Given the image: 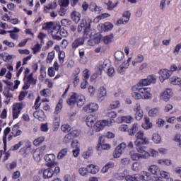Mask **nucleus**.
<instances>
[{"mask_svg": "<svg viewBox=\"0 0 181 181\" xmlns=\"http://www.w3.org/2000/svg\"><path fill=\"white\" fill-rule=\"evenodd\" d=\"M67 104L71 107L74 104H77L78 107H83L86 104V98L83 95L72 93L67 100Z\"/></svg>", "mask_w": 181, "mask_h": 181, "instance_id": "f03ea898", "label": "nucleus"}, {"mask_svg": "<svg viewBox=\"0 0 181 181\" xmlns=\"http://www.w3.org/2000/svg\"><path fill=\"white\" fill-rule=\"evenodd\" d=\"M121 118L122 122H125L126 124H131L134 121V117L131 115L122 116Z\"/></svg>", "mask_w": 181, "mask_h": 181, "instance_id": "de8ad7c7", "label": "nucleus"}, {"mask_svg": "<svg viewBox=\"0 0 181 181\" xmlns=\"http://www.w3.org/2000/svg\"><path fill=\"white\" fill-rule=\"evenodd\" d=\"M160 136L158 133H154L152 136V141L154 144H160Z\"/></svg>", "mask_w": 181, "mask_h": 181, "instance_id": "864d4df0", "label": "nucleus"}, {"mask_svg": "<svg viewBox=\"0 0 181 181\" xmlns=\"http://www.w3.org/2000/svg\"><path fill=\"white\" fill-rule=\"evenodd\" d=\"M71 141H73V136L70 133L66 134L63 139L64 144H70Z\"/></svg>", "mask_w": 181, "mask_h": 181, "instance_id": "5fc2aeb1", "label": "nucleus"}, {"mask_svg": "<svg viewBox=\"0 0 181 181\" xmlns=\"http://www.w3.org/2000/svg\"><path fill=\"white\" fill-rule=\"evenodd\" d=\"M121 107V102L119 100H115L112 101L110 105H109V110H117V108H119Z\"/></svg>", "mask_w": 181, "mask_h": 181, "instance_id": "4c0bfd02", "label": "nucleus"}, {"mask_svg": "<svg viewBox=\"0 0 181 181\" xmlns=\"http://www.w3.org/2000/svg\"><path fill=\"white\" fill-rule=\"evenodd\" d=\"M71 17L75 23H78L81 19V14L76 11H74L71 14Z\"/></svg>", "mask_w": 181, "mask_h": 181, "instance_id": "c85d7f7f", "label": "nucleus"}, {"mask_svg": "<svg viewBox=\"0 0 181 181\" xmlns=\"http://www.w3.org/2000/svg\"><path fill=\"white\" fill-rule=\"evenodd\" d=\"M144 57L142 54H138L135 57L134 60L132 61V66H136L138 63H142V62H144Z\"/></svg>", "mask_w": 181, "mask_h": 181, "instance_id": "a19ab883", "label": "nucleus"}, {"mask_svg": "<svg viewBox=\"0 0 181 181\" xmlns=\"http://www.w3.org/2000/svg\"><path fill=\"white\" fill-rule=\"evenodd\" d=\"M57 25V24H54L53 23V22H48L44 23V25H42V29H44L45 30H50L52 32V30H53V29L54 28V26Z\"/></svg>", "mask_w": 181, "mask_h": 181, "instance_id": "c9c22d12", "label": "nucleus"}, {"mask_svg": "<svg viewBox=\"0 0 181 181\" xmlns=\"http://www.w3.org/2000/svg\"><path fill=\"white\" fill-rule=\"evenodd\" d=\"M45 160L47 163V166L54 168L56 166V156L54 154H47L45 156Z\"/></svg>", "mask_w": 181, "mask_h": 181, "instance_id": "4468645a", "label": "nucleus"}, {"mask_svg": "<svg viewBox=\"0 0 181 181\" xmlns=\"http://www.w3.org/2000/svg\"><path fill=\"white\" fill-rule=\"evenodd\" d=\"M114 28V24L110 22H106L105 23H100L98 25V30L99 32H110V30Z\"/></svg>", "mask_w": 181, "mask_h": 181, "instance_id": "9d476101", "label": "nucleus"}, {"mask_svg": "<svg viewBox=\"0 0 181 181\" xmlns=\"http://www.w3.org/2000/svg\"><path fill=\"white\" fill-rule=\"evenodd\" d=\"M26 79H27L26 83L24 86H23V90H28V88L30 87V84L35 85L37 81V80L33 78V73L30 74L28 76L25 75L24 80H26Z\"/></svg>", "mask_w": 181, "mask_h": 181, "instance_id": "1a4fd4ad", "label": "nucleus"}, {"mask_svg": "<svg viewBox=\"0 0 181 181\" xmlns=\"http://www.w3.org/2000/svg\"><path fill=\"white\" fill-rule=\"evenodd\" d=\"M108 67H110V61L108 59L100 61L95 69L96 74H94L92 77L97 78L98 76H101L103 74V71L105 70V71Z\"/></svg>", "mask_w": 181, "mask_h": 181, "instance_id": "7ed1b4c3", "label": "nucleus"}, {"mask_svg": "<svg viewBox=\"0 0 181 181\" xmlns=\"http://www.w3.org/2000/svg\"><path fill=\"white\" fill-rule=\"evenodd\" d=\"M139 128V124L137 123H134L132 124V127L127 130V132L130 136H133V135H135V133L136 131H138V129Z\"/></svg>", "mask_w": 181, "mask_h": 181, "instance_id": "7c9ffc66", "label": "nucleus"}, {"mask_svg": "<svg viewBox=\"0 0 181 181\" xmlns=\"http://www.w3.org/2000/svg\"><path fill=\"white\" fill-rule=\"evenodd\" d=\"M97 122V117L93 115H89L86 118V124L89 128H94Z\"/></svg>", "mask_w": 181, "mask_h": 181, "instance_id": "aec40b11", "label": "nucleus"}, {"mask_svg": "<svg viewBox=\"0 0 181 181\" xmlns=\"http://www.w3.org/2000/svg\"><path fill=\"white\" fill-rule=\"evenodd\" d=\"M156 83V76H148L146 78L141 79L139 82L132 86V96L135 100H151L152 99V89L151 88H146V86L150 84H155Z\"/></svg>", "mask_w": 181, "mask_h": 181, "instance_id": "f257e3e1", "label": "nucleus"}, {"mask_svg": "<svg viewBox=\"0 0 181 181\" xmlns=\"http://www.w3.org/2000/svg\"><path fill=\"white\" fill-rule=\"evenodd\" d=\"M11 134L13 135L14 138H16V136L22 135V130L19 129V124H15L12 127Z\"/></svg>", "mask_w": 181, "mask_h": 181, "instance_id": "bb28decb", "label": "nucleus"}, {"mask_svg": "<svg viewBox=\"0 0 181 181\" xmlns=\"http://www.w3.org/2000/svg\"><path fill=\"white\" fill-rule=\"evenodd\" d=\"M134 145L136 146V151L140 153V155H145L146 159H148L149 156H151L149 152L146 151V146H144V144L141 143V141L136 140L134 141Z\"/></svg>", "mask_w": 181, "mask_h": 181, "instance_id": "39448f33", "label": "nucleus"}, {"mask_svg": "<svg viewBox=\"0 0 181 181\" xmlns=\"http://www.w3.org/2000/svg\"><path fill=\"white\" fill-rule=\"evenodd\" d=\"M165 124H166V122H165L163 119L160 118L156 120V125L158 127V128H163Z\"/></svg>", "mask_w": 181, "mask_h": 181, "instance_id": "0e129e2a", "label": "nucleus"}, {"mask_svg": "<svg viewBox=\"0 0 181 181\" xmlns=\"http://www.w3.org/2000/svg\"><path fill=\"white\" fill-rule=\"evenodd\" d=\"M129 18H131V13L129 11H124L123 13V19H124L125 23L129 22Z\"/></svg>", "mask_w": 181, "mask_h": 181, "instance_id": "bf43d9fd", "label": "nucleus"}, {"mask_svg": "<svg viewBox=\"0 0 181 181\" xmlns=\"http://www.w3.org/2000/svg\"><path fill=\"white\" fill-rule=\"evenodd\" d=\"M102 2L106 5L107 9H108V11H112V9H114V8L118 5V3H116L115 4H112L111 0H102Z\"/></svg>", "mask_w": 181, "mask_h": 181, "instance_id": "2f4dec72", "label": "nucleus"}, {"mask_svg": "<svg viewBox=\"0 0 181 181\" xmlns=\"http://www.w3.org/2000/svg\"><path fill=\"white\" fill-rule=\"evenodd\" d=\"M101 42V35H92L88 41V45L89 46H95V45H98Z\"/></svg>", "mask_w": 181, "mask_h": 181, "instance_id": "412c9836", "label": "nucleus"}, {"mask_svg": "<svg viewBox=\"0 0 181 181\" xmlns=\"http://www.w3.org/2000/svg\"><path fill=\"white\" fill-rule=\"evenodd\" d=\"M110 151L111 149V145L107 142L105 136H100L99 137V144L98 145V150L101 151Z\"/></svg>", "mask_w": 181, "mask_h": 181, "instance_id": "0eeeda50", "label": "nucleus"}, {"mask_svg": "<svg viewBox=\"0 0 181 181\" xmlns=\"http://www.w3.org/2000/svg\"><path fill=\"white\" fill-rule=\"evenodd\" d=\"M67 155V148L62 149L57 156L58 159H63Z\"/></svg>", "mask_w": 181, "mask_h": 181, "instance_id": "052dcab7", "label": "nucleus"}, {"mask_svg": "<svg viewBox=\"0 0 181 181\" xmlns=\"http://www.w3.org/2000/svg\"><path fill=\"white\" fill-rule=\"evenodd\" d=\"M89 9L90 12H94V13H100L101 12V7L97 6L95 3L90 4Z\"/></svg>", "mask_w": 181, "mask_h": 181, "instance_id": "72a5a7b5", "label": "nucleus"}, {"mask_svg": "<svg viewBox=\"0 0 181 181\" xmlns=\"http://www.w3.org/2000/svg\"><path fill=\"white\" fill-rule=\"evenodd\" d=\"M57 7V4L54 2L53 4H49L44 6V13H47V9H56Z\"/></svg>", "mask_w": 181, "mask_h": 181, "instance_id": "49530a36", "label": "nucleus"}, {"mask_svg": "<svg viewBox=\"0 0 181 181\" xmlns=\"http://www.w3.org/2000/svg\"><path fill=\"white\" fill-rule=\"evenodd\" d=\"M81 23H83V25L85 26V30L88 32V30H90V28H91V23H93V20L88 18L86 19L82 20Z\"/></svg>", "mask_w": 181, "mask_h": 181, "instance_id": "473e14b6", "label": "nucleus"}, {"mask_svg": "<svg viewBox=\"0 0 181 181\" xmlns=\"http://www.w3.org/2000/svg\"><path fill=\"white\" fill-rule=\"evenodd\" d=\"M25 105H26L25 102L15 103L13 105V119H16V118L19 117L21 111H22V110H23V108H25Z\"/></svg>", "mask_w": 181, "mask_h": 181, "instance_id": "20e7f679", "label": "nucleus"}, {"mask_svg": "<svg viewBox=\"0 0 181 181\" xmlns=\"http://www.w3.org/2000/svg\"><path fill=\"white\" fill-rule=\"evenodd\" d=\"M52 168L44 170V171H43L44 179H50V177H53L54 171H53V169H52Z\"/></svg>", "mask_w": 181, "mask_h": 181, "instance_id": "a878e982", "label": "nucleus"}, {"mask_svg": "<svg viewBox=\"0 0 181 181\" xmlns=\"http://www.w3.org/2000/svg\"><path fill=\"white\" fill-rule=\"evenodd\" d=\"M131 57H129L127 61H124L119 67H118V73L119 74H125V71H127V69L129 67V62H131Z\"/></svg>", "mask_w": 181, "mask_h": 181, "instance_id": "f3484780", "label": "nucleus"}, {"mask_svg": "<svg viewBox=\"0 0 181 181\" xmlns=\"http://www.w3.org/2000/svg\"><path fill=\"white\" fill-rule=\"evenodd\" d=\"M53 59H54V51H52L48 54L46 60L47 63H52V62H53Z\"/></svg>", "mask_w": 181, "mask_h": 181, "instance_id": "e2e57ef3", "label": "nucleus"}, {"mask_svg": "<svg viewBox=\"0 0 181 181\" xmlns=\"http://www.w3.org/2000/svg\"><path fill=\"white\" fill-rule=\"evenodd\" d=\"M98 100H100V101H103L107 97V88H105L104 86H100L98 90Z\"/></svg>", "mask_w": 181, "mask_h": 181, "instance_id": "5701e85b", "label": "nucleus"}, {"mask_svg": "<svg viewBox=\"0 0 181 181\" xmlns=\"http://www.w3.org/2000/svg\"><path fill=\"white\" fill-rule=\"evenodd\" d=\"M43 151H46V146H43L41 147V148H37L35 150L33 153L35 160L39 161L40 159H42V157L43 156L42 152H43Z\"/></svg>", "mask_w": 181, "mask_h": 181, "instance_id": "4be33fe9", "label": "nucleus"}, {"mask_svg": "<svg viewBox=\"0 0 181 181\" xmlns=\"http://www.w3.org/2000/svg\"><path fill=\"white\" fill-rule=\"evenodd\" d=\"M61 129L63 132H70L71 131V126L64 124L61 127Z\"/></svg>", "mask_w": 181, "mask_h": 181, "instance_id": "680f3d73", "label": "nucleus"}, {"mask_svg": "<svg viewBox=\"0 0 181 181\" xmlns=\"http://www.w3.org/2000/svg\"><path fill=\"white\" fill-rule=\"evenodd\" d=\"M78 173L81 176H87L88 175V170L84 167L80 168L78 170Z\"/></svg>", "mask_w": 181, "mask_h": 181, "instance_id": "13d9d810", "label": "nucleus"}, {"mask_svg": "<svg viewBox=\"0 0 181 181\" xmlns=\"http://www.w3.org/2000/svg\"><path fill=\"white\" fill-rule=\"evenodd\" d=\"M152 127H153V124H152V122H151V119H149V117H145L144 123L142 124V128L144 129L148 130V129H151Z\"/></svg>", "mask_w": 181, "mask_h": 181, "instance_id": "c756f323", "label": "nucleus"}, {"mask_svg": "<svg viewBox=\"0 0 181 181\" xmlns=\"http://www.w3.org/2000/svg\"><path fill=\"white\" fill-rule=\"evenodd\" d=\"M158 74H160V81L163 83L165 80H168L172 76V71H170L169 69H163L159 71Z\"/></svg>", "mask_w": 181, "mask_h": 181, "instance_id": "ddd939ff", "label": "nucleus"}, {"mask_svg": "<svg viewBox=\"0 0 181 181\" xmlns=\"http://www.w3.org/2000/svg\"><path fill=\"white\" fill-rule=\"evenodd\" d=\"M125 148H127L126 143H121L120 144H119L113 153V158H115L116 159L118 158H121V156L122 155V153H124Z\"/></svg>", "mask_w": 181, "mask_h": 181, "instance_id": "6e6552de", "label": "nucleus"}, {"mask_svg": "<svg viewBox=\"0 0 181 181\" xmlns=\"http://www.w3.org/2000/svg\"><path fill=\"white\" fill-rule=\"evenodd\" d=\"M11 132V128L6 127L4 131V136H3V142L4 144V146L6 145V137L8 136V134Z\"/></svg>", "mask_w": 181, "mask_h": 181, "instance_id": "603ef678", "label": "nucleus"}, {"mask_svg": "<svg viewBox=\"0 0 181 181\" xmlns=\"http://www.w3.org/2000/svg\"><path fill=\"white\" fill-rule=\"evenodd\" d=\"M136 141H141V144L143 145H149V139L145 136L143 131H139L136 135Z\"/></svg>", "mask_w": 181, "mask_h": 181, "instance_id": "f8f14e48", "label": "nucleus"}, {"mask_svg": "<svg viewBox=\"0 0 181 181\" xmlns=\"http://www.w3.org/2000/svg\"><path fill=\"white\" fill-rule=\"evenodd\" d=\"M174 141H175V142H178L180 146L181 147V135H180V134H176V135L174 136Z\"/></svg>", "mask_w": 181, "mask_h": 181, "instance_id": "774afa93", "label": "nucleus"}, {"mask_svg": "<svg viewBox=\"0 0 181 181\" xmlns=\"http://www.w3.org/2000/svg\"><path fill=\"white\" fill-rule=\"evenodd\" d=\"M159 175L161 176V177H164V179H167L168 181H173V179L170 177V173L164 170L160 171Z\"/></svg>", "mask_w": 181, "mask_h": 181, "instance_id": "a18cd8bd", "label": "nucleus"}, {"mask_svg": "<svg viewBox=\"0 0 181 181\" xmlns=\"http://www.w3.org/2000/svg\"><path fill=\"white\" fill-rule=\"evenodd\" d=\"M84 37H78L72 42V49H77L79 46L84 45Z\"/></svg>", "mask_w": 181, "mask_h": 181, "instance_id": "393cba45", "label": "nucleus"}, {"mask_svg": "<svg viewBox=\"0 0 181 181\" xmlns=\"http://www.w3.org/2000/svg\"><path fill=\"white\" fill-rule=\"evenodd\" d=\"M173 95V91L170 88L165 89L163 93L160 95V98L163 101H165V103H168L172 98V96Z\"/></svg>", "mask_w": 181, "mask_h": 181, "instance_id": "9b49d317", "label": "nucleus"}, {"mask_svg": "<svg viewBox=\"0 0 181 181\" xmlns=\"http://www.w3.org/2000/svg\"><path fill=\"white\" fill-rule=\"evenodd\" d=\"M129 175V170H124L122 173H118L117 174V178L119 179V180H122L125 177Z\"/></svg>", "mask_w": 181, "mask_h": 181, "instance_id": "8fccbe9b", "label": "nucleus"}, {"mask_svg": "<svg viewBox=\"0 0 181 181\" xmlns=\"http://www.w3.org/2000/svg\"><path fill=\"white\" fill-rule=\"evenodd\" d=\"M149 173L146 171H142L140 174H136L139 177V181L140 180H148V178L149 177Z\"/></svg>", "mask_w": 181, "mask_h": 181, "instance_id": "ea45409f", "label": "nucleus"}, {"mask_svg": "<svg viewBox=\"0 0 181 181\" xmlns=\"http://www.w3.org/2000/svg\"><path fill=\"white\" fill-rule=\"evenodd\" d=\"M45 141V136H40L34 140L33 144L35 146H39L41 144Z\"/></svg>", "mask_w": 181, "mask_h": 181, "instance_id": "3c124183", "label": "nucleus"}, {"mask_svg": "<svg viewBox=\"0 0 181 181\" xmlns=\"http://www.w3.org/2000/svg\"><path fill=\"white\" fill-rule=\"evenodd\" d=\"M91 155H93V149L89 148L88 151L83 153L82 156L83 159H88V158L91 156Z\"/></svg>", "mask_w": 181, "mask_h": 181, "instance_id": "4d7b16f0", "label": "nucleus"}, {"mask_svg": "<svg viewBox=\"0 0 181 181\" xmlns=\"http://www.w3.org/2000/svg\"><path fill=\"white\" fill-rule=\"evenodd\" d=\"M159 114H160V107H154L148 111L149 117H152L153 118L158 117Z\"/></svg>", "mask_w": 181, "mask_h": 181, "instance_id": "cd10ccee", "label": "nucleus"}, {"mask_svg": "<svg viewBox=\"0 0 181 181\" xmlns=\"http://www.w3.org/2000/svg\"><path fill=\"white\" fill-rule=\"evenodd\" d=\"M126 181H139V175H128L125 176Z\"/></svg>", "mask_w": 181, "mask_h": 181, "instance_id": "37998d69", "label": "nucleus"}, {"mask_svg": "<svg viewBox=\"0 0 181 181\" xmlns=\"http://www.w3.org/2000/svg\"><path fill=\"white\" fill-rule=\"evenodd\" d=\"M51 35L52 39L54 40H62V36H60V25L54 26V28L51 30Z\"/></svg>", "mask_w": 181, "mask_h": 181, "instance_id": "dca6fc26", "label": "nucleus"}, {"mask_svg": "<svg viewBox=\"0 0 181 181\" xmlns=\"http://www.w3.org/2000/svg\"><path fill=\"white\" fill-rule=\"evenodd\" d=\"M120 163L123 166H128L131 163V159L128 157L123 158L120 160Z\"/></svg>", "mask_w": 181, "mask_h": 181, "instance_id": "6e6d98bb", "label": "nucleus"}, {"mask_svg": "<svg viewBox=\"0 0 181 181\" xmlns=\"http://www.w3.org/2000/svg\"><path fill=\"white\" fill-rule=\"evenodd\" d=\"M33 116L39 121H43L45 119V112L42 110L35 111L33 113Z\"/></svg>", "mask_w": 181, "mask_h": 181, "instance_id": "e433bc0d", "label": "nucleus"}, {"mask_svg": "<svg viewBox=\"0 0 181 181\" xmlns=\"http://www.w3.org/2000/svg\"><path fill=\"white\" fill-rule=\"evenodd\" d=\"M114 39V34H110L109 35H106L103 37V41L105 45H108L109 43H112V40Z\"/></svg>", "mask_w": 181, "mask_h": 181, "instance_id": "c03bdc74", "label": "nucleus"}, {"mask_svg": "<svg viewBox=\"0 0 181 181\" xmlns=\"http://www.w3.org/2000/svg\"><path fill=\"white\" fill-rule=\"evenodd\" d=\"M124 57H125V55H124V52L122 51L115 52V58L117 62H122V60H124Z\"/></svg>", "mask_w": 181, "mask_h": 181, "instance_id": "79ce46f5", "label": "nucleus"}, {"mask_svg": "<svg viewBox=\"0 0 181 181\" xmlns=\"http://www.w3.org/2000/svg\"><path fill=\"white\" fill-rule=\"evenodd\" d=\"M142 118H144V112H135V119L137 121H141V119H142Z\"/></svg>", "mask_w": 181, "mask_h": 181, "instance_id": "69168bd1", "label": "nucleus"}, {"mask_svg": "<svg viewBox=\"0 0 181 181\" xmlns=\"http://www.w3.org/2000/svg\"><path fill=\"white\" fill-rule=\"evenodd\" d=\"M144 168V165H142L141 163L139 161L134 162L131 165V169L133 172H141Z\"/></svg>", "mask_w": 181, "mask_h": 181, "instance_id": "b1692460", "label": "nucleus"}, {"mask_svg": "<svg viewBox=\"0 0 181 181\" xmlns=\"http://www.w3.org/2000/svg\"><path fill=\"white\" fill-rule=\"evenodd\" d=\"M105 71L109 77H114V76H115V69H114V66H109Z\"/></svg>", "mask_w": 181, "mask_h": 181, "instance_id": "09e8293b", "label": "nucleus"}, {"mask_svg": "<svg viewBox=\"0 0 181 181\" xmlns=\"http://www.w3.org/2000/svg\"><path fill=\"white\" fill-rule=\"evenodd\" d=\"M88 168L89 169H90V173H92L93 175H97V173H98V172H100V167L95 165L93 164H89L88 165Z\"/></svg>", "mask_w": 181, "mask_h": 181, "instance_id": "58836bf2", "label": "nucleus"}, {"mask_svg": "<svg viewBox=\"0 0 181 181\" xmlns=\"http://www.w3.org/2000/svg\"><path fill=\"white\" fill-rule=\"evenodd\" d=\"M61 23L62 26H70L71 25V21L64 18L61 21Z\"/></svg>", "mask_w": 181, "mask_h": 181, "instance_id": "338daca9", "label": "nucleus"}, {"mask_svg": "<svg viewBox=\"0 0 181 181\" xmlns=\"http://www.w3.org/2000/svg\"><path fill=\"white\" fill-rule=\"evenodd\" d=\"M158 165H165V166L172 165V160L168 158H160L157 160Z\"/></svg>", "mask_w": 181, "mask_h": 181, "instance_id": "f704fd0d", "label": "nucleus"}, {"mask_svg": "<svg viewBox=\"0 0 181 181\" xmlns=\"http://www.w3.org/2000/svg\"><path fill=\"white\" fill-rule=\"evenodd\" d=\"M148 170L151 175L156 176L151 178L153 181H160V177H159V175L160 174V168H159V166L157 165H151L148 167Z\"/></svg>", "mask_w": 181, "mask_h": 181, "instance_id": "423d86ee", "label": "nucleus"}, {"mask_svg": "<svg viewBox=\"0 0 181 181\" xmlns=\"http://www.w3.org/2000/svg\"><path fill=\"white\" fill-rule=\"evenodd\" d=\"M83 111L85 112H95V111H98V104L97 103H90L83 107Z\"/></svg>", "mask_w": 181, "mask_h": 181, "instance_id": "6ab92c4d", "label": "nucleus"}, {"mask_svg": "<svg viewBox=\"0 0 181 181\" xmlns=\"http://www.w3.org/2000/svg\"><path fill=\"white\" fill-rule=\"evenodd\" d=\"M132 160H134L138 162V160H141V159H146V155H141V153L135 152V151L132 150L129 153Z\"/></svg>", "mask_w": 181, "mask_h": 181, "instance_id": "2eb2a0df", "label": "nucleus"}, {"mask_svg": "<svg viewBox=\"0 0 181 181\" xmlns=\"http://www.w3.org/2000/svg\"><path fill=\"white\" fill-rule=\"evenodd\" d=\"M107 125H108V121L100 120L99 122H96L93 128L96 132H100V131L104 129V127H107Z\"/></svg>", "mask_w": 181, "mask_h": 181, "instance_id": "a211bd4d", "label": "nucleus"}]
</instances>
